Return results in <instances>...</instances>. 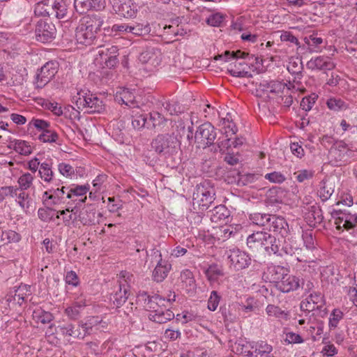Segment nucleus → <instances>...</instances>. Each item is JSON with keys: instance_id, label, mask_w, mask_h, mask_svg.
<instances>
[{"instance_id": "f257e3e1", "label": "nucleus", "mask_w": 357, "mask_h": 357, "mask_svg": "<svg viewBox=\"0 0 357 357\" xmlns=\"http://www.w3.org/2000/svg\"><path fill=\"white\" fill-rule=\"evenodd\" d=\"M137 301L151 312L149 319L159 324L166 323L174 317V314L168 308V301L160 295L149 296L143 291L137 296Z\"/></svg>"}, {"instance_id": "f03ea898", "label": "nucleus", "mask_w": 357, "mask_h": 357, "mask_svg": "<svg viewBox=\"0 0 357 357\" xmlns=\"http://www.w3.org/2000/svg\"><path fill=\"white\" fill-rule=\"evenodd\" d=\"M151 147L157 153L164 156L165 159H172V167L181 162L180 142L174 135H158L153 139Z\"/></svg>"}, {"instance_id": "7ed1b4c3", "label": "nucleus", "mask_w": 357, "mask_h": 357, "mask_svg": "<svg viewBox=\"0 0 357 357\" xmlns=\"http://www.w3.org/2000/svg\"><path fill=\"white\" fill-rule=\"evenodd\" d=\"M103 23V18L100 15H88L83 17L75 31L77 43L86 46L92 45Z\"/></svg>"}, {"instance_id": "20e7f679", "label": "nucleus", "mask_w": 357, "mask_h": 357, "mask_svg": "<svg viewBox=\"0 0 357 357\" xmlns=\"http://www.w3.org/2000/svg\"><path fill=\"white\" fill-rule=\"evenodd\" d=\"M215 190L210 181L205 180L197 184L192 195V205L195 209L204 211L215 199Z\"/></svg>"}, {"instance_id": "39448f33", "label": "nucleus", "mask_w": 357, "mask_h": 357, "mask_svg": "<svg viewBox=\"0 0 357 357\" xmlns=\"http://www.w3.org/2000/svg\"><path fill=\"white\" fill-rule=\"evenodd\" d=\"M66 7L63 0H41L34 8V13L38 16H54L58 19L66 15Z\"/></svg>"}, {"instance_id": "423d86ee", "label": "nucleus", "mask_w": 357, "mask_h": 357, "mask_svg": "<svg viewBox=\"0 0 357 357\" xmlns=\"http://www.w3.org/2000/svg\"><path fill=\"white\" fill-rule=\"evenodd\" d=\"M73 100L77 109L84 110V112L100 113L105 109L102 101L92 93L81 95L80 93H78L77 96L73 97Z\"/></svg>"}, {"instance_id": "0eeeda50", "label": "nucleus", "mask_w": 357, "mask_h": 357, "mask_svg": "<svg viewBox=\"0 0 357 357\" xmlns=\"http://www.w3.org/2000/svg\"><path fill=\"white\" fill-rule=\"evenodd\" d=\"M217 137L215 128L211 123L200 125L195 134V142L198 147L206 148L213 145Z\"/></svg>"}, {"instance_id": "6e6552de", "label": "nucleus", "mask_w": 357, "mask_h": 357, "mask_svg": "<svg viewBox=\"0 0 357 357\" xmlns=\"http://www.w3.org/2000/svg\"><path fill=\"white\" fill-rule=\"evenodd\" d=\"M119 289L112 296L111 300L116 307L123 305L127 301L129 295L128 282L131 281L132 275L127 271L120 273Z\"/></svg>"}, {"instance_id": "1a4fd4ad", "label": "nucleus", "mask_w": 357, "mask_h": 357, "mask_svg": "<svg viewBox=\"0 0 357 357\" xmlns=\"http://www.w3.org/2000/svg\"><path fill=\"white\" fill-rule=\"evenodd\" d=\"M58 71V63L48 61L41 67L36 74L35 84L37 88L42 89L55 76Z\"/></svg>"}, {"instance_id": "9d476101", "label": "nucleus", "mask_w": 357, "mask_h": 357, "mask_svg": "<svg viewBox=\"0 0 357 357\" xmlns=\"http://www.w3.org/2000/svg\"><path fill=\"white\" fill-rule=\"evenodd\" d=\"M118 51L116 46H101L98 51L99 57H97L96 60H100L101 63H104L106 67L112 68L119 63Z\"/></svg>"}, {"instance_id": "9b49d317", "label": "nucleus", "mask_w": 357, "mask_h": 357, "mask_svg": "<svg viewBox=\"0 0 357 357\" xmlns=\"http://www.w3.org/2000/svg\"><path fill=\"white\" fill-rule=\"evenodd\" d=\"M56 32L54 25L44 20L38 22L35 30L36 40L43 43L50 42L54 38Z\"/></svg>"}, {"instance_id": "f8f14e48", "label": "nucleus", "mask_w": 357, "mask_h": 357, "mask_svg": "<svg viewBox=\"0 0 357 357\" xmlns=\"http://www.w3.org/2000/svg\"><path fill=\"white\" fill-rule=\"evenodd\" d=\"M289 91L287 84L278 80L262 79L257 84V91L269 92L276 96L284 93V91Z\"/></svg>"}, {"instance_id": "ddd939ff", "label": "nucleus", "mask_w": 357, "mask_h": 357, "mask_svg": "<svg viewBox=\"0 0 357 357\" xmlns=\"http://www.w3.org/2000/svg\"><path fill=\"white\" fill-rule=\"evenodd\" d=\"M324 301L323 296L319 293L311 294L304 301H301L300 308L304 312H313L315 310L323 311L325 312L326 307L324 310Z\"/></svg>"}, {"instance_id": "4468645a", "label": "nucleus", "mask_w": 357, "mask_h": 357, "mask_svg": "<svg viewBox=\"0 0 357 357\" xmlns=\"http://www.w3.org/2000/svg\"><path fill=\"white\" fill-rule=\"evenodd\" d=\"M228 259L231 263V265L237 269H243L249 266L251 261V259L249 256L239 249L233 248L230 249L228 252Z\"/></svg>"}, {"instance_id": "2eb2a0df", "label": "nucleus", "mask_w": 357, "mask_h": 357, "mask_svg": "<svg viewBox=\"0 0 357 357\" xmlns=\"http://www.w3.org/2000/svg\"><path fill=\"white\" fill-rule=\"evenodd\" d=\"M153 252L155 257H158L157 265L153 271V278L154 281L160 282L167 278L171 269V264L162 259V255L159 250H153Z\"/></svg>"}, {"instance_id": "dca6fc26", "label": "nucleus", "mask_w": 357, "mask_h": 357, "mask_svg": "<svg viewBox=\"0 0 357 357\" xmlns=\"http://www.w3.org/2000/svg\"><path fill=\"white\" fill-rule=\"evenodd\" d=\"M268 229L271 231L279 234L282 238L285 237L289 231V225L285 219L281 216L271 215L269 218Z\"/></svg>"}, {"instance_id": "f3484780", "label": "nucleus", "mask_w": 357, "mask_h": 357, "mask_svg": "<svg viewBox=\"0 0 357 357\" xmlns=\"http://www.w3.org/2000/svg\"><path fill=\"white\" fill-rule=\"evenodd\" d=\"M278 287L282 292H289L298 289L301 286V280L294 275L287 273L282 278V280L278 282Z\"/></svg>"}, {"instance_id": "a211bd4d", "label": "nucleus", "mask_w": 357, "mask_h": 357, "mask_svg": "<svg viewBox=\"0 0 357 357\" xmlns=\"http://www.w3.org/2000/svg\"><path fill=\"white\" fill-rule=\"evenodd\" d=\"M307 67L312 70H331L335 67V65L330 61L328 57L317 56L314 59L310 60L307 63Z\"/></svg>"}, {"instance_id": "6ab92c4d", "label": "nucleus", "mask_w": 357, "mask_h": 357, "mask_svg": "<svg viewBox=\"0 0 357 357\" xmlns=\"http://www.w3.org/2000/svg\"><path fill=\"white\" fill-rule=\"evenodd\" d=\"M266 239L269 240V234L264 231H257L250 235L247 238L248 246L253 250L264 248Z\"/></svg>"}, {"instance_id": "aec40b11", "label": "nucleus", "mask_w": 357, "mask_h": 357, "mask_svg": "<svg viewBox=\"0 0 357 357\" xmlns=\"http://www.w3.org/2000/svg\"><path fill=\"white\" fill-rule=\"evenodd\" d=\"M102 322L103 324L102 328H105L106 323L103 322L99 317H91L85 322H81L79 326L83 329L84 337L91 334L94 328L96 330H98L100 328L98 325L102 324Z\"/></svg>"}, {"instance_id": "412c9836", "label": "nucleus", "mask_w": 357, "mask_h": 357, "mask_svg": "<svg viewBox=\"0 0 357 357\" xmlns=\"http://www.w3.org/2000/svg\"><path fill=\"white\" fill-rule=\"evenodd\" d=\"M115 100L119 103L125 104L129 107H137L135 96L128 89H124L120 92H118L116 95Z\"/></svg>"}, {"instance_id": "4be33fe9", "label": "nucleus", "mask_w": 357, "mask_h": 357, "mask_svg": "<svg viewBox=\"0 0 357 357\" xmlns=\"http://www.w3.org/2000/svg\"><path fill=\"white\" fill-rule=\"evenodd\" d=\"M148 128L162 130L167 120L158 112H153L148 114Z\"/></svg>"}, {"instance_id": "5701e85b", "label": "nucleus", "mask_w": 357, "mask_h": 357, "mask_svg": "<svg viewBox=\"0 0 357 357\" xmlns=\"http://www.w3.org/2000/svg\"><path fill=\"white\" fill-rule=\"evenodd\" d=\"M225 58V61H227L228 59L232 58V59H245L248 58L249 61H252V60H255L256 63H259V58L257 56H255V55L250 56L248 53L241 52V50H238L236 52H233L231 53L229 51H225L224 54H218V56H215V59L218 60L221 58Z\"/></svg>"}, {"instance_id": "b1692460", "label": "nucleus", "mask_w": 357, "mask_h": 357, "mask_svg": "<svg viewBox=\"0 0 357 357\" xmlns=\"http://www.w3.org/2000/svg\"><path fill=\"white\" fill-rule=\"evenodd\" d=\"M248 69L247 63L244 61H238L236 60L234 66H231L227 68V70L234 77H244L250 75Z\"/></svg>"}, {"instance_id": "393cba45", "label": "nucleus", "mask_w": 357, "mask_h": 357, "mask_svg": "<svg viewBox=\"0 0 357 357\" xmlns=\"http://www.w3.org/2000/svg\"><path fill=\"white\" fill-rule=\"evenodd\" d=\"M266 242H264L266 245H264V248L267 252L282 255V245L281 241L279 238L276 239L275 236L269 234V240L266 239Z\"/></svg>"}, {"instance_id": "a878e982", "label": "nucleus", "mask_w": 357, "mask_h": 357, "mask_svg": "<svg viewBox=\"0 0 357 357\" xmlns=\"http://www.w3.org/2000/svg\"><path fill=\"white\" fill-rule=\"evenodd\" d=\"M305 43L307 45V47H306V51L309 53H319L321 52L320 47H318L319 45H321L323 43V39L321 38L315 37L314 35H310L309 37H305L304 38ZM303 49H305L303 46Z\"/></svg>"}, {"instance_id": "bb28decb", "label": "nucleus", "mask_w": 357, "mask_h": 357, "mask_svg": "<svg viewBox=\"0 0 357 357\" xmlns=\"http://www.w3.org/2000/svg\"><path fill=\"white\" fill-rule=\"evenodd\" d=\"M56 333H59L63 336H69L83 339V333L78 330H75L74 326L72 324H66L62 326H59L56 329Z\"/></svg>"}, {"instance_id": "cd10ccee", "label": "nucleus", "mask_w": 357, "mask_h": 357, "mask_svg": "<svg viewBox=\"0 0 357 357\" xmlns=\"http://www.w3.org/2000/svg\"><path fill=\"white\" fill-rule=\"evenodd\" d=\"M252 349H254L255 357H269L273 350L271 345L263 341L256 342Z\"/></svg>"}, {"instance_id": "c85d7f7f", "label": "nucleus", "mask_w": 357, "mask_h": 357, "mask_svg": "<svg viewBox=\"0 0 357 357\" xmlns=\"http://www.w3.org/2000/svg\"><path fill=\"white\" fill-rule=\"evenodd\" d=\"M284 192L280 188H273L266 195V203L268 204H280L282 202Z\"/></svg>"}, {"instance_id": "c756f323", "label": "nucleus", "mask_w": 357, "mask_h": 357, "mask_svg": "<svg viewBox=\"0 0 357 357\" xmlns=\"http://www.w3.org/2000/svg\"><path fill=\"white\" fill-rule=\"evenodd\" d=\"M119 12L124 17L129 18L135 16L137 9L130 0H125L119 6Z\"/></svg>"}, {"instance_id": "7c9ffc66", "label": "nucleus", "mask_w": 357, "mask_h": 357, "mask_svg": "<svg viewBox=\"0 0 357 357\" xmlns=\"http://www.w3.org/2000/svg\"><path fill=\"white\" fill-rule=\"evenodd\" d=\"M79 221L84 225H91L95 223L96 212L93 210L84 209L79 212Z\"/></svg>"}, {"instance_id": "2f4dec72", "label": "nucleus", "mask_w": 357, "mask_h": 357, "mask_svg": "<svg viewBox=\"0 0 357 357\" xmlns=\"http://www.w3.org/2000/svg\"><path fill=\"white\" fill-rule=\"evenodd\" d=\"M301 250L296 243V241L289 238L288 241L284 240L281 251H283L287 255H298Z\"/></svg>"}, {"instance_id": "473e14b6", "label": "nucleus", "mask_w": 357, "mask_h": 357, "mask_svg": "<svg viewBox=\"0 0 357 357\" xmlns=\"http://www.w3.org/2000/svg\"><path fill=\"white\" fill-rule=\"evenodd\" d=\"M268 271L271 275L269 280L278 284V282L281 281L282 278L287 273V270L282 266H274L269 267Z\"/></svg>"}, {"instance_id": "72a5a7b5", "label": "nucleus", "mask_w": 357, "mask_h": 357, "mask_svg": "<svg viewBox=\"0 0 357 357\" xmlns=\"http://www.w3.org/2000/svg\"><path fill=\"white\" fill-rule=\"evenodd\" d=\"M266 312L268 316H273L277 318L287 319L289 317V312L282 310L278 306L274 305H268Z\"/></svg>"}, {"instance_id": "f704fd0d", "label": "nucleus", "mask_w": 357, "mask_h": 357, "mask_svg": "<svg viewBox=\"0 0 357 357\" xmlns=\"http://www.w3.org/2000/svg\"><path fill=\"white\" fill-rule=\"evenodd\" d=\"M33 317L42 324H48L53 319V315L50 312L44 311L40 308L33 311Z\"/></svg>"}, {"instance_id": "c9c22d12", "label": "nucleus", "mask_w": 357, "mask_h": 357, "mask_svg": "<svg viewBox=\"0 0 357 357\" xmlns=\"http://www.w3.org/2000/svg\"><path fill=\"white\" fill-rule=\"evenodd\" d=\"M14 149L21 155H29L32 153L31 145L26 141L16 140L14 144Z\"/></svg>"}, {"instance_id": "e433bc0d", "label": "nucleus", "mask_w": 357, "mask_h": 357, "mask_svg": "<svg viewBox=\"0 0 357 357\" xmlns=\"http://www.w3.org/2000/svg\"><path fill=\"white\" fill-rule=\"evenodd\" d=\"M59 138L58 134L51 128L42 131L38 136V139L43 142H56Z\"/></svg>"}, {"instance_id": "4c0bfd02", "label": "nucleus", "mask_w": 357, "mask_h": 357, "mask_svg": "<svg viewBox=\"0 0 357 357\" xmlns=\"http://www.w3.org/2000/svg\"><path fill=\"white\" fill-rule=\"evenodd\" d=\"M94 1L93 0H75L74 6L76 10L80 13H85L93 8H95L93 6Z\"/></svg>"}, {"instance_id": "58836bf2", "label": "nucleus", "mask_w": 357, "mask_h": 357, "mask_svg": "<svg viewBox=\"0 0 357 357\" xmlns=\"http://www.w3.org/2000/svg\"><path fill=\"white\" fill-rule=\"evenodd\" d=\"M328 107L333 111L345 110L347 109V104L340 98H332L327 100Z\"/></svg>"}, {"instance_id": "ea45409f", "label": "nucleus", "mask_w": 357, "mask_h": 357, "mask_svg": "<svg viewBox=\"0 0 357 357\" xmlns=\"http://www.w3.org/2000/svg\"><path fill=\"white\" fill-rule=\"evenodd\" d=\"M89 190V185H77L75 188H72L67 192L66 198L72 199L73 197H79L85 195L88 190Z\"/></svg>"}, {"instance_id": "a19ab883", "label": "nucleus", "mask_w": 357, "mask_h": 357, "mask_svg": "<svg viewBox=\"0 0 357 357\" xmlns=\"http://www.w3.org/2000/svg\"><path fill=\"white\" fill-rule=\"evenodd\" d=\"M132 126L135 129H141L144 128L146 125L148 127V114H136L133 116V119L132 121Z\"/></svg>"}, {"instance_id": "79ce46f5", "label": "nucleus", "mask_w": 357, "mask_h": 357, "mask_svg": "<svg viewBox=\"0 0 357 357\" xmlns=\"http://www.w3.org/2000/svg\"><path fill=\"white\" fill-rule=\"evenodd\" d=\"M38 172L41 178L45 182H50L52 181L54 174L50 166L47 163L43 162L40 164Z\"/></svg>"}, {"instance_id": "37998d69", "label": "nucleus", "mask_w": 357, "mask_h": 357, "mask_svg": "<svg viewBox=\"0 0 357 357\" xmlns=\"http://www.w3.org/2000/svg\"><path fill=\"white\" fill-rule=\"evenodd\" d=\"M228 212L225 206L220 205L214 208L212 215V220L218 221L225 220L228 217Z\"/></svg>"}, {"instance_id": "c03bdc74", "label": "nucleus", "mask_w": 357, "mask_h": 357, "mask_svg": "<svg viewBox=\"0 0 357 357\" xmlns=\"http://www.w3.org/2000/svg\"><path fill=\"white\" fill-rule=\"evenodd\" d=\"M245 142V139L243 137H236L234 141L231 142L230 139H227L225 141L221 142L220 143L218 144V147L220 149V151L222 150V149H228L229 147H231L233 146L234 148H237L239 146H241Z\"/></svg>"}, {"instance_id": "a18cd8bd", "label": "nucleus", "mask_w": 357, "mask_h": 357, "mask_svg": "<svg viewBox=\"0 0 357 357\" xmlns=\"http://www.w3.org/2000/svg\"><path fill=\"white\" fill-rule=\"evenodd\" d=\"M33 180V176L29 173L22 175L18 179L20 191H24L30 188Z\"/></svg>"}, {"instance_id": "49530a36", "label": "nucleus", "mask_w": 357, "mask_h": 357, "mask_svg": "<svg viewBox=\"0 0 357 357\" xmlns=\"http://www.w3.org/2000/svg\"><path fill=\"white\" fill-rule=\"evenodd\" d=\"M318 98V96L313 93L309 96L304 97L301 102V107L307 112L310 111Z\"/></svg>"}, {"instance_id": "de8ad7c7", "label": "nucleus", "mask_w": 357, "mask_h": 357, "mask_svg": "<svg viewBox=\"0 0 357 357\" xmlns=\"http://www.w3.org/2000/svg\"><path fill=\"white\" fill-rule=\"evenodd\" d=\"M271 215L268 214H262V213H255L252 215L251 219L253 220V222L257 225L261 226H268L270 219Z\"/></svg>"}, {"instance_id": "09e8293b", "label": "nucleus", "mask_w": 357, "mask_h": 357, "mask_svg": "<svg viewBox=\"0 0 357 357\" xmlns=\"http://www.w3.org/2000/svg\"><path fill=\"white\" fill-rule=\"evenodd\" d=\"M225 19V15L220 13H216L211 15L206 20V22L208 25L211 26L218 27L221 26V24Z\"/></svg>"}, {"instance_id": "8fccbe9b", "label": "nucleus", "mask_w": 357, "mask_h": 357, "mask_svg": "<svg viewBox=\"0 0 357 357\" xmlns=\"http://www.w3.org/2000/svg\"><path fill=\"white\" fill-rule=\"evenodd\" d=\"M19 188L13 186H6L0 188V202H1L6 197H15L17 195Z\"/></svg>"}, {"instance_id": "3c124183", "label": "nucleus", "mask_w": 357, "mask_h": 357, "mask_svg": "<svg viewBox=\"0 0 357 357\" xmlns=\"http://www.w3.org/2000/svg\"><path fill=\"white\" fill-rule=\"evenodd\" d=\"M343 313L339 309H335L333 310L331 317L329 319V327L331 328H336L338 322L342 319Z\"/></svg>"}, {"instance_id": "603ef678", "label": "nucleus", "mask_w": 357, "mask_h": 357, "mask_svg": "<svg viewBox=\"0 0 357 357\" xmlns=\"http://www.w3.org/2000/svg\"><path fill=\"white\" fill-rule=\"evenodd\" d=\"M220 297L217 291H213L208 300V309L211 311H215L220 303Z\"/></svg>"}, {"instance_id": "864d4df0", "label": "nucleus", "mask_w": 357, "mask_h": 357, "mask_svg": "<svg viewBox=\"0 0 357 357\" xmlns=\"http://www.w3.org/2000/svg\"><path fill=\"white\" fill-rule=\"evenodd\" d=\"M265 178L272 183H282L286 180L285 176L282 173L278 172L266 174Z\"/></svg>"}, {"instance_id": "5fc2aeb1", "label": "nucleus", "mask_w": 357, "mask_h": 357, "mask_svg": "<svg viewBox=\"0 0 357 357\" xmlns=\"http://www.w3.org/2000/svg\"><path fill=\"white\" fill-rule=\"evenodd\" d=\"M18 198V204L23 209H27L30 206V197L29 195L24 192V191H21L20 193L17 192V195Z\"/></svg>"}, {"instance_id": "6e6d98bb", "label": "nucleus", "mask_w": 357, "mask_h": 357, "mask_svg": "<svg viewBox=\"0 0 357 357\" xmlns=\"http://www.w3.org/2000/svg\"><path fill=\"white\" fill-rule=\"evenodd\" d=\"M206 274L210 280H214L218 276L222 275V272L218 265L212 264L206 271Z\"/></svg>"}, {"instance_id": "4d7b16f0", "label": "nucleus", "mask_w": 357, "mask_h": 357, "mask_svg": "<svg viewBox=\"0 0 357 357\" xmlns=\"http://www.w3.org/2000/svg\"><path fill=\"white\" fill-rule=\"evenodd\" d=\"M287 70L291 74L296 75L298 78H300L303 70L302 63L300 62V63H298L296 61L290 62L287 67Z\"/></svg>"}, {"instance_id": "13d9d810", "label": "nucleus", "mask_w": 357, "mask_h": 357, "mask_svg": "<svg viewBox=\"0 0 357 357\" xmlns=\"http://www.w3.org/2000/svg\"><path fill=\"white\" fill-rule=\"evenodd\" d=\"M128 32L135 36H142L148 32V28L144 26L142 24H137L133 26H129Z\"/></svg>"}, {"instance_id": "bf43d9fd", "label": "nucleus", "mask_w": 357, "mask_h": 357, "mask_svg": "<svg viewBox=\"0 0 357 357\" xmlns=\"http://www.w3.org/2000/svg\"><path fill=\"white\" fill-rule=\"evenodd\" d=\"M44 202L49 205H56L59 204L58 200H56V197L53 191H51V189L45 191L43 195Z\"/></svg>"}, {"instance_id": "052dcab7", "label": "nucleus", "mask_w": 357, "mask_h": 357, "mask_svg": "<svg viewBox=\"0 0 357 357\" xmlns=\"http://www.w3.org/2000/svg\"><path fill=\"white\" fill-rule=\"evenodd\" d=\"M31 124H32L35 128L40 131H43L45 130H47L50 128V124L49 122L42 120V119H32Z\"/></svg>"}, {"instance_id": "680f3d73", "label": "nucleus", "mask_w": 357, "mask_h": 357, "mask_svg": "<svg viewBox=\"0 0 357 357\" xmlns=\"http://www.w3.org/2000/svg\"><path fill=\"white\" fill-rule=\"evenodd\" d=\"M296 178L298 182H303L305 180L310 179L313 176V172L307 169H303L295 173Z\"/></svg>"}, {"instance_id": "e2e57ef3", "label": "nucleus", "mask_w": 357, "mask_h": 357, "mask_svg": "<svg viewBox=\"0 0 357 357\" xmlns=\"http://www.w3.org/2000/svg\"><path fill=\"white\" fill-rule=\"evenodd\" d=\"M59 172L65 176H70L74 173L73 167L66 163H60L59 165Z\"/></svg>"}, {"instance_id": "0e129e2a", "label": "nucleus", "mask_w": 357, "mask_h": 357, "mask_svg": "<svg viewBox=\"0 0 357 357\" xmlns=\"http://www.w3.org/2000/svg\"><path fill=\"white\" fill-rule=\"evenodd\" d=\"M285 341L288 342L289 344L302 343L303 339L300 335L289 332L286 334Z\"/></svg>"}, {"instance_id": "69168bd1", "label": "nucleus", "mask_w": 357, "mask_h": 357, "mask_svg": "<svg viewBox=\"0 0 357 357\" xmlns=\"http://www.w3.org/2000/svg\"><path fill=\"white\" fill-rule=\"evenodd\" d=\"M26 290V286L19 287L15 291V294L13 296V301L17 302V304L21 305L22 301L24 300V291Z\"/></svg>"}, {"instance_id": "338daca9", "label": "nucleus", "mask_w": 357, "mask_h": 357, "mask_svg": "<svg viewBox=\"0 0 357 357\" xmlns=\"http://www.w3.org/2000/svg\"><path fill=\"white\" fill-rule=\"evenodd\" d=\"M280 39H281L282 41L290 42V43H294L296 45L299 46V47H301L299 45L300 43H299L298 40L297 39V38L295 37L290 32H288V31L283 32L281 34V36H280Z\"/></svg>"}, {"instance_id": "774afa93", "label": "nucleus", "mask_w": 357, "mask_h": 357, "mask_svg": "<svg viewBox=\"0 0 357 357\" xmlns=\"http://www.w3.org/2000/svg\"><path fill=\"white\" fill-rule=\"evenodd\" d=\"M89 353L95 356L99 355L101 351L99 347V343L96 342H89L86 344Z\"/></svg>"}]
</instances>
